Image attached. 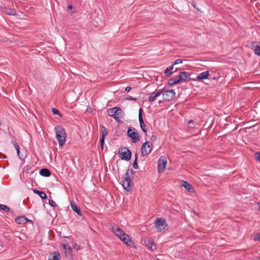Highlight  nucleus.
Returning <instances> with one entry per match:
<instances>
[{"instance_id":"f257e3e1","label":"nucleus","mask_w":260,"mask_h":260,"mask_svg":"<svg viewBox=\"0 0 260 260\" xmlns=\"http://www.w3.org/2000/svg\"><path fill=\"white\" fill-rule=\"evenodd\" d=\"M56 133V138L60 146L64 144L66 140V135L64 130L62 126L58 125L55 128Z\"/></svg>"},{"instance_id":"f03ea898","label":"nucleus","mask_w":260,"mask_h":260,"mask_svg":"<svg viewBox=\"0 0 260 260\" xmlns=\"http://www.w3.org/2000/svg\"><path fill=\"white\" fill-rule=\"evenodd\" d=\"M108 115L113 117L117 122H120V117H121L123 112L120 108L114 107L107 110Z\"/></svg>"},{"instance_id":"7ed1b4c3","label":"nucleus","mask_w":260,"mask_h":260,"mask_svg":"<svg viewBox=\"0 0 260 260\" xmlns=\"http://www.w3.org/2000/svg\"><path fill=\"white\" fill-rule=\"evenodd\" d=\"M162 91L161 94L164 101L167 102L172 101L175 97V92L173 89H169L167 87L161 89Z\"/></svg>"},{"instance_id":"20e7f679","label":"nucleus","mask_w":260,"mask_h":260,"mask_svg":"<svg viewBox=\"0 0 260 260\" xmlns=\"http://www.w3.org/2000/svg\"><path fill=\"white\" fill-rule=\"evenodd\" d=\"M133 174V169H128L124 177L123 180H122V186L124 189L128 191L129 187H131V184L132 183V180L130 178L129 173Z\"/></svg>"},{"instance_id":"39448f33","label":"nucleus","mask_w":260,"mask_h":260,"mask_svg":"<svg viewBox=\"0 0 260 260\" xmlns=\"http://www.w3.org/2000/svg\"><path fill=\"white\" fill-rule=\"evenodd\" d=\"M154 224L157 231L158 232L165 231L168 225L166 219L162 218H156Z\"/></svg>"},{"instance_id":"423d86ee","label":"nucleus","mask_w":260,"mask_h":260,"mask_svg":"<svg viewBox=\"0 0 260 260\" xmlns=\"http://www.w3.org/2000/svg\"><path fill=\"white\" fill-rule=\"evenodd\" d=\"M121 159L128 160L131 158L132 152L126 147H120L118 151Z\"/></svg>"},{"instance_id":"0eeeda50","label":"nucleus","mask_w":260,"mask_h":260,"mask_svg":"<svg viewBox=\"0 0 260 260\" xmlns=\"http://www.w3.org/2000/svg\"><path fill=\"white\" fill-rule=\"evenodd\" d=\"M153 145L149 141L144 143L141 148V155L144 156L149 154L152 149Z\"/></svg>"},{"instance_id":"6e6552de","label":"nucleus","mask_w":260,"mask_h":260,"mask_svg":"<svg viewBox=\"0 0 260 260\" xmlns=\"http://www.w3.org/2000/svg\"><path fill=\"white\" fill-rule=\"evenodd\" d=\"M189 75L187 72H180L179 75L170 79L169 81H186L188 80Z\"/></svg>"},{"instance_id":"1a4fd4ad","label":"nucleus","mask_w":260,"mask_h":260,"mask_svg":"<svg viewBox=\"0 0 260 260\" xmlns=\"http://www.w3.org/2000/svg\"><path fill=\"white\" fill-rule=\"evenodd\" d=\"M134 131L133 132L131 128H128L127 135L131 138L132 142L135 143L140 141V137L136 129L134 128Z\"/></svg>"},{"instance_id":"9d476101","label":"nucleus","mask_w":260,"mask_h":260,"mask_svg":"<svg viewBox=\"0 0 260 260\" xmlns=\"http://www.w3.org/2000/svg\"><path fill=\"white\" fill-rule=\"evenodd\" d=\"M167 163V159L164 157H160L158 160L157 169L159 173L164 172Z\"/></svg>"},{"instance_id":"9b49d317","label":"nucleus","mask_w":260,"mask_h":260,"mask_svg":"<svg viewBox=\"0 0 260 260\" xmlns=\"http://www.w3.org/2000/svg\"><path fill=\"white\" fill-rule=\"evenodd\" d=\"M120 239L127 246L131 247H135L134 242L132 241L131 238H129V236L127 234L124 235V236L121 238Z\"/></svg>"},{"instance_id":"f8f14e48","label":"nucleus","mask_w":260,"mask_h":260,"mask_svg":"<svg viewBox=\"0 0 260 260\" xmlns=\"http://www.w3.org/2000/svg\"><path fill=\"white\" fill-rule=\"evenodd\" d=\"M162 92V91L161 90V89H158L156 90L155 92L151 93L148 98V101L149 102H152L156 100V98L161 94Z\"/></svg>"},{"instance_id":"ddd939ff","label":"nucleus","mask_w":260,"mask_h":260,"mask_svg":"<svg viewBox=\"0 0 260 260\" xmlns=\"http://www.w3.org/2000/svg\"><path fill=\"white\" fill-rule=\"evenodd\" d=\"M142 112V109L141 108H140L139 110V122H140V127L142 128V131L145 133H146L147 129L145 128L146 125L143 121Z\"/></svg>"},{"instance_id":"4468645a","label":"nucleus","mask_w":260,"mask_h":260,"mask_svg":"<svg viewBox=\"0 0 260 260\" xmlns=\"http://www.w3.org/2000/svg\"><path fill=\"white\" fill-rule=\"evenodd\" d=\"M112 231L114 232L116 236H118L120 239L124 236V235L126 234L125 233H124L121 229L118 226L113 227Z\"/></svg>"},{"instance_id":"2eb2a0df","label":"nucleus","mask_w":260,"mask_h":260,"mask_svg":"<svg viewBox=\"0 0 260 260\" xmlns=\"http://www.w3.org/2000/svg\"><path fill=\"white\" fill-rule=\"evenodd\" d=\"M60 254L58 251L52 252L49 257L48 260H60Z\"/></svg>"},{"instance_id":"dca6fc26","label":"nucleus","mask_w":260,"mask_h":260,"mask_svg":"<svg viewBox=\"0 0 260 260\" xmlns=\"http://www.w3.org/2000/svg\"><path fill=\"white\" fill-rule=\"evenodd\" d=\"M181 185L185 187L189 192H192L194 191L192 185L186 181H182Z\"/></svg>"},{"instance_id":"f3484780","label":"nucleus","mask_w":260,"mask_h":260,"mask_svg":"<svg viewBox=\"0 0 260 260\" xmlns=\"http://www.w3.org/2000/svg\"><path fill=\"white\" fill-rule=\"evenodd\" d=\"M71 206L72 210L75 211L78 215L81 216L82 215L80 209L77 207L74 201L71 202Z\"/></svg>"},{"instance_id":"a211bd4d","label":"nucleus","mask_w":260,"mask_h":260,"mask_svg":"<svg viewBox=\"0 0 260 260\" xmlns=\"http://www.w3.org/2000/svg\"><path fill=\"white\" fill-rule=\"evenodd\" d=\"M145 243L151 250L153 251L156 249V246L153 244V241L151 239H146L145 240Z\"/></svg>"},{"instance_id":"6ab92c4d","label":"nucleus","mask_w":260,"mask_h":260,"mask_svg":"<svg viewBox=\"0 0 260 260\" xmlns=\"http://www.w3.org/2000/svg\"><path fill=\"white\" fill-rule=\"evenodd\" d=\"M15 220L17 224H24L28 221L27 218L25 216H18Z\"/></svg>"},{"instance_id":"aec40b11","label":"nucleus","mask_w":260,"mask_h":260,"mask_svg":"<svg viewBox=\"0 0 260 260\" xmlns=\"http://www.w3.org/2000/svg\"><path fill=\"white\" fill-rule=\"evenodd\" d=\"M40 174L44 177H49L51 175V172L48 169L43 168L40 170Z\"/></svg>"},{"instance_id":"412c9836","label":"nucleus","mask_w":260,"mask_h":260,"mask_svg":"<svg viewBox=\"0 0 260 260\" xmlns=\"http://www.w3.org/2000/svg\"><path fill=\"white\" fill-rule=\"evenodd\" d=\"M61 246L63 247L65 250V254L66 255H70L72 254V248L69 245L63 244Z\"/></svg>"},{"instance_id":"4be33fe9","label":"nucleus","mask_w":260,"mask_h":260,"mask_svg":"<svg viewBox=\"0 0 260 260\" xmlns=\"http://www.w3.org/2000/svg\"><path fill=\"white\" fill-rule=\"evenodd\" d=\"M209 76V72L205 71L200 73L197 76L198 80L206 79H207Z\"/></svg>"},{"instance_id":"5701e85b","label":"nucleus","mask_w":260,"mask_h":260,"mask_svg":"<svg viewBox=\"0 0 260 260\" xmlns=\"http://www.w3.org/2000/svg\"><path fill=\"white\" fill-rule=\"evenodd\" d=\"M33 191L34 193L38 194L40 196V197L42 199H46L47 198L46 194L42 191H40L37 189H34Z\"/></svg>"},{"instance_id":"b1692460","label":"nucleus","mask_w":260,"mask_h":260,"mask_svg":"<svg viewBox=\"0 0 260 260\" xmlns=\"http://www.w3.org/2000/svg\"><path fill=\"white\" fill-rule=\"evenodd\" d=\"M102 136L101 137L105 138L108 135V129L103 125H101Z\"/></svg>"},{"instance_id":"393cba45","label":"nucleus","mask_w":260,"mask_h":260,"mask_svg":"<svg viewBox=\"0 0 260 260\" xmlns=\"http://www.w3.org/2000/svg\"><path fill=\"white\" fill-rule=\"evenodd\" d=\"M173 65H172L166 69L165 71V74L166 76H169L171 74L173 73L172 70L173 69Z\"/></svg>"},{"instance_id":"a878e982","label":"nucleus","mask_w":260,"mask_h":260,"mask_svg":"<svg viewBox=\"0 0 260 260\" xmlns=\"http://www.w3.org/2000/svg\"><path fill=\"white\" fill-rule=\"evenodd\" d=\"M162 76L159 75V73H157L156 75H154L153 78H151V80L156 81L158 80H160V81H162Z\"/></svg>"},{"instance_id":"bb28decb","label":"nucleus","mask_w":260,"mask_h":260,"mask_svg":"<svg viewBox=\"0 0 260 260\" xmlns=\"http://www.w3.org/2000/svg\"><path fill=\"white\" fill-rule=\"evenodd\" d=\"M0 210H4L5 212H7L10 211V208L6 205L1 204L0 205Z\"/></svg>"},{"instance_id":"cd10ccee","label":"nucleus","mask_w":260,"mask_h":260,"mask_svg":"<svg viewBox=\"0 0 260 260\" xmlns=\"http://www.w3.org/2000/svg\"><path fill=\"white\" fill-rule=\"evenodd\" d=\"M7 13L9 15H16V12L15 10L14 9H12V8L9 9L8 10Z\"/></svg>"},{"instance_id":"c85d7f7f","label":"nucleus","mask_w":260,"mask_h":260,"mask_svg":"<svg viewBox=\"0 0 260 260\" xmlns=\"http://www.w3.org/2000/svg\"><path fill=\"white\" fill-rule=\"evenodd\" d=\"M133 167L135 169H137L138 168V162H137V154L136 155L135 160V161H134V162L133 164Z\"/></svg>"},{"instance_id":"c756f323","label":"nucleus","mask_w":260,"mask_h":260,"mask_svg":"<svg viewBox=\"0 0 260 260\" xmlns=\"http://www.w3.org/2000/svg\"><path fill=\"white\" fill-rule=\"evenodd\" d=\"M254 53L260 56V46H257L254 50Z\"/></svg>"},{"instance_id":"7c9ffc66","label":"nucleus","mask_w":260,"mask_h":260,"mask_svg":"<svg viewBox=\"0 0 260 260\" xmlns=\"http://www.w3.org/2000/svg\"><path fill=\"white\" fill-rule=\"evenodd\" d=\"M49 204L50 206H51L53 207H56L57 206L56 203L54 201L51 200H49Z\"/></svg>"},{"instance_id":"2f4dec72","label":"nucleus","mask_w":260,"mask_h":260,"mask_svg":"<svg viewBox=\"0 0 260 260\" xmlns=\"http://www.w3.org/2000/svg\"><path fill=\"white\" fill-rule=\"evenodd\" d=\"M104 142H105V138L101 137V138H100V144H101V146L102 149H103V145L104 144Z\"/></svg>"},{"instance_id":"473e14b6","label":"nucleus","mask_w":260,"mask_h":260,"mask_svg":"<svg viewBox=\"0 0 260 260\" xmlns=\"http://www.w3.org/2000/svg\"><path fill=\"white\" fill-rule=\"evenodd\" d=\"M255 157L260 161V152H257L255 153Z\"/></svg>"},{"instance_id":"72a5a7b5","label":"nucleus","mask_w":260,"mask_h":260,"mask_svg":"<svg viewBox=\"0 0 260 260\" xmlns=\"http://www.w3.org/2000/svg\"><path fill=\"white\" fill-rule=\"evenodd\" d=\"M13 145L16 150L19 149V146L16 141L13 142Z\"/></svg>"},{"instance_id":"f704fd0d","label":"nucleus","mask_w":260,"mask_h":260,"mask_svg":"<svg viewBox=\"0 0 260 260\" xmlns=\"http://www.w3.org/2000/svg\"><path fill=\"white\" fill-rule=\"evenodd\" d=\"M52 111L54 114L59 115V111L55 108H52Z\"/></svg>"},{"instance_id":"c9c22d12","label":"nucleus","mask_w":260,"mask_h":260,"mask_svg":"<svg viewBox=\"0 0 260 260\" xmlns=\"http://www.w3.org/2000/svg\"><path fill=\"white\" fill-rule=\"evenodd\" d=\"M73 247H74V248H75V249H76L77 250H79V249H80V245H78V244H77V243H75V244H74V245H73Z\"/></svg>"},{"instance_id":"e433bc0d","label":"nucleus","mask_w":260,"mask_h":260,"mask_svg":"<svg viewBox=\"0 0 260 260\" xmlns=\"http://www.w3.org/2000/svg\"><path fill=\"white\" fill-rule=\"evenodd\" d=\"M182 62V60L180 59H176L175 60V62H174V64H173V65L174 66V64H179V63H181Z\"/></svg>"},{"instance_id":"4c0bfd02","label":"nucleus","mask_w":260,"mask_h":260,"mask_svg":"<svg viewBox=\"0 0 260 260\" xmlns=\"http://www.w3.org/2000/svg\"><path fill=\"white\" fill-rule=\"evenodd\" d=\"M126 99L131 101H136L137 100L136 98H133L131 96H129V97L127 98Z\"/></svg>"},{"instance_id":"58836bf2","label":"nucleus","mask_w":260,"mask_h":260,"mask_svg":"<svg viewBox=\"0 0 260 260\" xmlns=\"http://www.w3.org/2000/svg\"><path fill=\"white\" fill-rule=\"evenodd\" d=\"M191 75L189 74V77H188V81H189V80H198L197 78V77L196 78H193V77H190Z\"/></svg>"},{"instance_id":"ea45409f","label":"nucleus","mask_w":260,"mask_h":260,"mask_svg":"<svg viewBox=\"0 0 260 260\" xmlns=\"http://www.w3.org/2000/svg\"><path fill=\"white\" fill-rule=\"evenodd\" d=\"M157 139V137L156 135H152L151 137V140L152 141H155Z\"/></svg>"},{"instance_id":"a19ab883","label":"nucleus","mask_w":260,"mask_h":260,"mask_svg":"<svg viewBox=\"0 0 260 260\" xmlns=\"http://www.w3.org/2000/svg\"><path fill=\"white\" fill-rule=\"evenodd\" d=\"M179 82H168V85L169 86H172L174 85H176Z\"/></svg>"},{"instance_id":"79ce46f5","label":"nucleus","mask_w":260,"mask_h":260,"mask_svg":"<svg viewBox=\"0 0 260 260\" xmlns=\"http://www.w3.org/2000/svg\"><path fill=\"white\" fill-rule=\"evenodd\" d=\"M255 239L256 240H258L259 241H260V234H257L256 236V237L255 238Z\"/></svg>"},{"instance_id":"37998d69","label":"nucleus","mask_w":260,"mask_h":260,"mask_svg":"<svg viewBox=\"0 0 260 260\" xmlns=\"http://www.w3.org/2000/svg\"><path fill=\"white\" fill-rule=\"evenodd\" d=\"M132 89V88L131 87H126L125 89V90L127 92H129Z\"/></svg>"},{"instance_id":"c03bdc74","label":"nucleus","mask_w":260,"mask_h":260,"mask_svg":"<svg viewBox=\"0 0 260 260\" xmlns=\"http://www.w3.org/2000/svg\"><path fill=\"white\" fill-rule=\"evenodd\" d=\"M17 155H18V157H19V158L21 159L22 156H20V149L17 150Z\"/></svg>"},{"instance_id":"a18cd8bd","label":"nucleus","mask_w":260,"mask_h":260,"mask_svg":"<svg viewBox=\"0 0 260 260\" xmlns=\"http://www.w3.org/2000/svg\"><path fill=\"white\" fill-rule=\"evenodd\" d=\"M188 123V124H193V123H194V121H193V120H189Z\"/></svg>"},{"instance_id":"49530a36","label":"nucleus","mask_w":260,"mask_h":260,"mask_svg":"<svg viewBox=\"0 0 260 260\" xmlns=\"http://www.w3.org/2000/svg\"><path fill=\"white\" fill-rule=\"evenodd\" d=\"M68 9H71L73 8V6L71 5H70L68 6Z\"/></svg>"},{"instance_id":"de8ad7c7","label":"nucleus","mask_w":260,"mask_h":260,"mask_svg":"<svg viewBox=\"0 0 260 260\" xmlns=\"http://www.w3.org/2000/svg\"><path fill=\"white\" fill-rule=\"evenodd\" d=\"M162 102H162V101H160L159 102V104H160L161 103H162Z\"/></svg>"},{"instance_id":"09e8293b","label":"nucleus","mask_w":260,"mask_h":260,"mask_svg":"<svg viewBox=\"0 0 260 260\" xmlns=\"http://www.w3.org/2000/svg\"><path fill=\"white\" fill-rule=\"evenodd\" d=\"M257 259L260 260V257H257Z\"/></svg>"},{"instance_id":"8fccbe9b","label":"nucleus","mask_w":260,"mask_h":260,"mask_svg":"<svg viewBox=\"0 0 260 260\" xmlns=\"http://www.w3.org/2000/svg\"><path fill=\"white\" fill-rule=\"evenodd\" d=\"M213 79H214V80H216L217 79L215 77H214Z\"/></svg>"},{"instance_id":"3c124183","label":"nucleus","mask_w":260,"mask_h":260,"mask_svg":"<svg viewBox=\"0 0 260 260\" xmlns=\"http://www.w3.org/2000/svg\"><path fill=\"white\" fill-rule=\"evenodd\" d=\"M256 260H258V259H257V257H256Z\"/></svg>"}]
</instances>
